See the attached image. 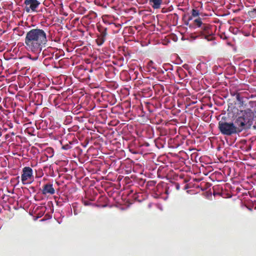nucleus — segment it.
I'll return each mask as SVG.
<instances>
[{
  "label": "nucleus",
  "instance_id": "f257e3e1",
  "mask_svg": "<svg viewBox=\"0 0 256 256\" xmlns=\"http://www.w3.org/2000/svg\"><path fill=\"white\" fill-rule=\"evenodd\" d=\"M47 42L46 34L43 30L34 28L26 34L24 40L25 46L29 51L39 53Z\"/></svg>",
  "mask_w": 256,
  "mask_h": 256
},
{
  "label": "nucleus",
  "instance_id": "f03ea898",
  "mask_svg": "<svg viewBox=\"0 0 256 256\" xmlns=\"http://www.w3.org/2000/svg\"><path fill=\"white\" fill-rule=\"evenodd\" d=\"M254 118V113L250 109L241 110L238 113V117L234 121V124L237 127L238 132L244 129L249 128L252 124Z\"/></svg>",
  "mask_w": 256,
  "mask_h": 256
},
{
  "label": "nucleus",
  "instance_id": "7ed1b4c3",
  "mask_svg": "<svg viewBox=\"0 0 256 256\" xmlns=\"http://www.w3.org/2000/svg\"><path fill=\"white\" fill-rule=\"evenodd\" d=\"M218 128L222 134L227 136L239 132L237 127L232 122L220 121L218 122Z\"/></svg>",
  "mask_w": 256,
  "mask_h": 256
},
{
  "label": "nucleus",
  "instance_id": "20e7f679",
  "mask_svg": "<svg viewBox=\"0 0 256 256\" xmlns=\"http://www.w3.org/2000/svg\"><path fill=\"white\" fill-rule=\"evenodd\" d=\"M21 180L23 184H30L33 182V171L32 168L26 166L22 168Z\"/></svg>",
  "mask_w": 256,
  "mask_h": 256
},
{
  "label": "nucleus",
  "instance_id": "39448f33",
  "mask_svg": "<svg viewBox=\"0 0 256 256\" xmlns=\"http://www.w3.org/2000/svg\"><path fill=\"white\" fill-rule=\"evenodd\" d=\"M24 9L27 12H36V8L40 4L37 0H24Z\"/></svg>",
  "mask_w": 256,
  "mask_h": 256
},
{
  "label": "nucleus",
  "instance_id": "423d86ee",
  "mask_svg": "<svg viewBox=\"0 0 256 256\" xmlns=\"http://www.w3.org/2000/svg\"><path fill=\"white\" fill-rule=\"evenodd\" d=\"M42 192L44 194H53L55 192V190L53 188L52 184H48L44 186Z\"/></svg>",
  "mask_w": 256,
  "mask_h": 256
},
{
  "label": "nucleus",
  "instance_id": "0eeeda50",
  "mask_svg": "<svg viewBox=\"0 0 256 256\" xmlns=\"http://www.w3.org/2000/svg\"><path fill=\"white\" fill-rule=\"evenodd\" d=\"M150 4L154 9L159 8L162 4V0H150Z\"/></svg>",
  "mask_w": 256,
  "mask_h": 256
},
{
  "label": "nucleus",
  "instance_id": "6e6552de",
  "mask_svg": "<svg viewBox=\"0 0 256 256\" xmlns=\"http://www.w3.org/2000/svg\"><path fill=\"white\" fill-rule=\"evenodd\" d=\"M195 24L198 27H200L202 25V22L200 18H198L194 20Z\"/></svg>",
  "mask_w": 256,
  "mask_h": 256
},
{
  "label": "nucleus",
  "instance_id": "1a4fd4ad",
  "mask_svg": "<svg viewBox=\"0 0 256 256\" xmlns=\"http://www.w3.org/2000/svg\"><path fill=\"white\" fill-rule=\"evenodd\" d=\"M199 15V12L198 10H192V16H197Z\"/></svg>",
  "mask_w": 256,
  "mask_h": 256
},
{
  "label": "nucleus",
  "instance_id": "9d476101",
  "mask_svg": "<svg viewBox=\"0 0 256 256\" xmlns=\"http://www.w3.org/2000/svg\"><path fill=\"white\" fill-rule=\"evenodd\" d=\"M104 42V38H102V42L100 44H102Z\"/></svg>",
  "mask_w": 256,
  "mask_h": 256
},
{
  "label": "nucleus",
  "instance_id": "9b49d317",
  "mask_svg": "<svg viewBox=\"0 0 256 256\" xmlns=\"http://www.w3.org/2000/svg\"><path fill=\"white\" fill-rule=\"evenodd\" d=\"M254 127L255 129L256 128V126H254Z\"/></svg>",
  "mask_w": 256,
  "mask_h": 256
},
{
  "label": "nucleus",
  "instance_id": "f8f14e48",
  "mask_svg": "<svg viewBox=\"0 0 256 256\" xmlns=\"http://www.w3.org/2000/svg\"><path fill=\"white\" fill-rule=\"evenodd\" d=\"M150 63H152V61H150Z\"/></svg>",
  "mask_w": 256,
  "mask_h": 256
}]
</instances>
